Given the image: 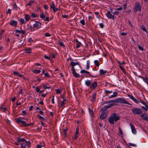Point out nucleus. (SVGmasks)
Segmentation results:
<instances>
[{"label":"nucleus","mask_w":148,"mask_h":148,"mask_svg":"<svg viewBox=\"0 0 148 148\" xmlns=\"http://www.w3.org/2000/svg\"><path fill=\"white\" fill-rule=\"evenodd\" d=\"M99 72L100 75L101 76L107 73V71L103 69H100L99 71Z\"/></svg>","instance_id":"22"},{"label":"nucleus","mask_w":148,"mask_h":148,"mask_svg":"<svg viewBox=\"0 0 148 148\" xmlns=\"http://www.w3.org/2000/svg\"><path fill=\"white\" fill-rule=\"evenodd\" d=\"M40 88L39 87H38V86H37L35 90L37 92L39 93V92H40Z\"/></svg>","instance_id":"47"},{"label":"nucleus","mask_w":148,"mask_h":148,"mask_svg":"<svg viewBox=\"0 0 148 148\" xmlns=\"http://www.w3.org/2000/svg\"><path fill=\"white\" fill-rule=\"evenodd\" d=\"M96 99V93H95L92 95V97L90 100L92 102H94L95 101Z\"/></svg>","instance_id":"24"},{"label":"nucleus","mask_w":148,"mask_h":148,"mask_svg":"<svg viewBox=\"0 0 148 148\" xmlns=\"http://www.w3.org/2000/svg\"><path fill=\"white\" fill-rule=\"evenodd\" d=\"M81 45H82V44L79 41L76 44V48H79Z\"/></svg>","instance_id":"31"},{"label":"nucleus","mask_w":148,"mask_h":148,"mask_svg":"<svg viewBox=\"0 0 148 148\" xmlns=\"http://www.w3.org/2000/svg\"><path fill=\"white\" fill-rule=\"evenodd\" d=\"M120 118L118 114L115 113H112L108 118V122L110 124H114L115 123L120 119Z\"/></svg>","instance_id":"1"},{"label":"nucleus","mask_w":148,"mask_h":148,"mask_svg":"<svg viewBox=\"0 0 148 148\" xmlns=\"http://www.w3.org/2000/svg\"><path fill=\"white\" fill-rule=\"evenodd\" d=\"M30 143L29 141H25L21 144V147L22 148H26V146L27 145L29 147V146L30 145Z\"/></svg>","instance_id":"9"},{"label":"nucleus","mask_w":148,"mask_h":148,"mask_svg":"<svg viewBox=\"0 0 148 148\" xmlns=\"http://www.w3.org/2000/svg\"><path fill=\"white\" fill-rule=\"evenodd\" d=\"M113 106L112 104H110L108 106H104L101 110L102 112H104L105 111L107 110L108 108H110Z\"/></svg>","instance_id":"16"},{"label":"nucleus","mask_w":148,"mask_h":148,"mask_svg":"<svg viewBox=\"0 0 148 148\" xmlns=\"http://www.w3.org/2000/svg\"><path fill=\"white\" fill-rule=\"evenodd\" d=\"M36 117L37 118H38L39 119L42 120L43 121L45 120V119L40 115H38Z\"/></svg>","instance_id":"33"},{"label":"nucleus","mask_w":148,"mask_h":148,"mask_svg":"<svg viewBox=\"0 0 148 148\" xmlns=\"http://www.w3.org/2000/svg\"><path fill=\"white\" fill-rule=\"evenodd\" d=\"M15 120L17 123H22V125L21 126V127H26L30 125L33 126L34 124V123L27 124L25 121H22L20 118H16Z\"/></svg>","instance_id":"3"},{"label":"nucleus","mask_w":148,"mask_h":148,"mask_svg":"<svg viewBox=\"0 0 148 148\" xmlns=\"http://www.w3.org/2000/svg\"><path fill=\"white\" fill-rule=\"evenodd\" d=\"M44 58L46 59L50 60V57L45 55L44 56Z\"/></svg>","instance_id":"56"},{"label":"nucleus","mask_w":148,"mask_h":148,"mask_svg":"<svg viewBox=\"0 0 148 148\" xmlns=\"http://www.w3.org/2000/svg\"><path fill=\"white\" fill-rule=\"evenodd\" d=\"M123 9L124 10H125L126 9V8H127V3H126L125 4H124L123 5Z\"/></svg>","instance_id":"59"},{"label":"nucleus","mask_w":148,"mask_h":148,"mask_svg":"<svg viewBox=\"0 0 148 148\" xmlns=\"http://www.w3.org/2000/svg\"><path fill=\"white\" fill-rule=\"evenodd\" d=\"M128 145H130L131 146H133V147H136V144L132 143H128Z\"/></svg>","instance_id":"45"},{"label":"nucleus","mask_w":148,"mask_h":148,"mask_svg":"<svg viewBox=\"0 0 148 148\" xmlns=\"http://www.w3.org/2000/svg\"><path fill=\"white\" fill-rule=\"evenodd\" d=\"M40 18H42V19H44L45 18V15L43 14V13H42L40 15Z\"/></svg>","instance_id":"50"},{"label":"nucleus","mask_w":148,"mask_h":148,"mask_svg":"<svg viewBox=\"0 0 148 148\" xmlns=\"http://www.w3.org/2000/svg\"><path fill=\"white\" fill-rule=\"evenodd\" d=\"M80 73H85L86 75H89V76H86V77H90V76H92L93 77H94L92 75L90 74V73L88 71H86L84 70H82L80 71Z\"/></svg>","instance_id":"12"},{"label":"nucleus","mask_w":148,"mask_h":148,"mask_svg":"<svg viewBox=\"0 0 148 148\" xmlns=\"http://www.w3.org/2000/svg\"><path fill=\"white\" fill-rule=\"evenodd\" d=\"M138 48L140 50H141L142 51H143L144 50V49L143 48L141 47V46L140 45H138Z\"/></svg>","instance_id":"55"},{"label":"nucleus","mask_w":148,"mask_h":148,"mask_svg":"<svg viewBox=\"0 0 148 148\" xmlns=\"http://www.w3.org/2000/svg\"><path fill=\"white\" fill-rule=\"evenodd\" d=\"M20 21L21 24H23L24 23H25L24 20L23 18H20Z\"/></svg>","instance_id":"34"},{"label":"nucleus","mask_w":148,"mask_h":148,"mask_svg":"<svg viewBox=\"0 0 148 148\" xmlns=\"http://www.w3.org/2000/svg\"><path fill=\"white\" fill-rule=\"evenodd\" d=\"M132 113L134 114L140 115L143 112V110L139 108H135L131 109Z\"/></svg>","instance_id":"6"},{"label":"nucleus","mask_w":148,"mask_h":148,"mask_svg":"<svg viewBox=\"0 0 148 148\" xmlns=\"http://www.w3.org/2000/svg\"><path fill=\"white\" fill-rule=\"evenodd\" d=\"M94 63L95 66L99 67V61L98 60H95L94 61Z\"/></svg>","instance_id":"28"},{"label":"nucleus","mask_w":148,"mask_h":148,"mask_svg":"<svg viewBox=\"0 0 148 148\" xmlns=\"http://www.w3.org/2000/svg\"><path fill=\"white\" fill-rule=\"evenodd\" d=\"M28 41L29 42H33V40L31 38H30L28 39Z\"/></svg>","instance_id":"57"},{"label":"nucleus","mask_w":148,"mask_h":148,"mask_svg":"<svg viewBox=\"0 0 148 148\" xmlns=\"http://www.w3.org/2000/svg\"><path fill=\"white\" fill-rule=\"evenodd\" d=\"M41 115H43V112L41 110H39L38 111H37Z\"/></svg>","instance_id":"62"},{"label":"nucleus","mask_w":148,"mask_h":148,"mask_svg":"<svg viewBox=\"0 0 148 148\" xmlns=\"http://www.w3.org/2000/svg\"><path fill=\"white\" fill-rule=\"evenodd\" d=\"M32 71L33 73L36 74H39L41 72V71L40 70L37 69L33 70Z\"/></svg>","instance_id":"30"},{"label":"nucleus","mask_w":148,"mask_h":148,"mask_svg":"<svg viewBox=\"0 0 148 148\" xmlns=\"http://www.w3.org/2000/svg\"><path fill=\"white\" fill-rule=\"evenodd\" d=\"M68 130V128L67 127H66L64 129H63V131L64 132H66Z\"/></svg>","instance_id":"61"},{"label":"nucleus","mask_w":148,"mask_h":148,"mask_svg":"<svg viewBox=\"0 0 148 148\" xmlns=\"http://www.w3.org/2000/svg\"><path fill=\"white\" fill-rule=\"evenodd\" d=\"M106 15L108 19H112L113 21L114 20V15H112L110 11L107 12L106 14Z\"/></svg>","instance_id":"10"},{"label":"nucleus","mask_w":148,"mask_h":148,"mask_svg":"<svg viewBox=\"0 0 148 148\" xmlns=\"http://www.w3.org/2000/svg\"><path fill=\"white\" fill-rule=\"evenodd\" d=\"M62 98L63 99L62 100L61 102V108L62 109L64 108L65 107V102L66 101V99L65 97H62Z\"/></svg>","instance_id":"15"},{"label":"nucleus","mask_w":148,"mask_h":148,"mask_svg":"<svg viewBox=\"0 0 148 148\" xmlns=\"http://www.w3.org/2000/svg\"><path fill=\"white\" fill-rule=\"evenodd\" d=\"M113 95H111L109 96V98L114 97L118 96V93L116 92H113Z\"/></svg>","instance_id":"23"},{"label":"nucleus","mask_w":148,"mask_h":148,"mask_svg":"<svg viewBox=\"0 0 148 148\" xmlns=\"http://www.w3.org/2000/svg\"><path fill=\"white\" fill-rule=\"evenodd\" d=\"M50 7L53 10L54 9L55 7V5L53 3H52L50 5Z\"/></svg>","instance_id":"39"},{"label":"nucleus","mask_w":148,"mask_h":148,"mask_svg":"<svg viewBox=\"0 0 148 148\" xmlns=\"http://www.w3.org/2000/svg\"><path fill=\"white\" fill-rule=\"evenodd\" d=\"M25 51L26 53H32V49L30 48H26Z\"/></svg>","instance_id":"26"},{"label":"nucleus","mask_w":148,"mask_h":148,"mask_svg":"<svg viewBox=\"0 0 148 148\" xmlns=\"http://www.w3.org/2000/svg\"><path fill=\"white\" fill-rule=\"evenodd\" d=\"M140 117L143 120L148 122V115L147 113H142L140 115Z\"/></svg>","instance_id":"8"},{"label":"nucleus","mask_w":148,"mask_h":148,"mask_svg":"<svg viewBox=\"0 0 148 148\" xmlns=\"http://www.w3.org/2000/svg\"><path fill=\"white\" fill-rule=\"evenodd\" d=\"M127 96L128 97H129L130 99H131L133 101H134L135 103H138L140 102H141L143 104H144L145 106L146 107V106H147V105L146 104V103L145 102L143 101L142 100L140 99V101L139 100H137L133 96L128 95Z\"/></svg>","instance_id":"5"},{"label":"nucleus","mask_w":148,"mask_h":148,"mask_svg":"<svg viewBox=\"0 0 148 148\" xmlns=\"http://www.w3.org/2000/svg\"><path fill=\"white\" fill-rule=\"evenodd\" d=\"M92 82V80H87L85 82V84L88 87H90Z\"/></svg>","instance_id":"20"},{"label":"nucleus","mask_w":148,"mask_h":148,"mask_svg":"<svg viewBox=\"0 0 148 148\" xmlns=\"http://www.w3.org/2000/svg\"><path fill=\"white\" fill-rule=\"evenodd\" d=\"M17 140L18 142H22L23 143L26 140L25 139L23 138H21L20 137L17 138Z\"/></svg>","instance_id":"21"},{"label":"nucleus","mask_w":148,"mask_h":148,"mask_svg":"<svg viewBox=\"0 0 148 148\" xmlns=\"http://www.w3.org/2000/svg\"><path fill=\"white\" fill-rule=\"evenodd\" d=\"M104 92L106 94H107L108 93H111L112 92V90L109 91L108 90H104Z\"/></svg>","instance_id":"52"},{"label":"nucleus","mask_w":148,"mask_h":148,"mask_svg":"<svg viewBox=\"0 0 148 148\" xmlns=\"http://www.w3.org/2000/svg\"><path fill=\"white\" fill-rule=\"evenodd\" d=\"M127 34V32H122L121 34V35L125 36V35H126Z\"/></svg>","instance_id":"64"},{"label":"nucleus","mask_w":148,"mask_h":148,"mask_svg":"<svg viewBox=\"0 0 148 148\" xmlns=\"http://www.w3.org/2000/svg\"><path fill=\"white\" fill-rule=\"evenodd\" d=\"M90 68V64L89 61H87V64H86V69L87 70H88Z\"/></svg>","instance_id":"35"},{"label":"nucleus","mask_w":148,"mask_h":148,"mask_svg":"<svg viewBox=\"0 0 148 148\" xmlns=\"http://www.w3.org/2000/svg\"><path fill=\"white\" fill-rule=\"evenodd\" d=\"M114 101V100H110L108 101H105L104 104L109 103H112Z\"/></svg>","instance_id":"44"},{"label":"nucleus","mask_w":148,"mask_h":148,"mask_svg":"<svg viewBox=\"0 0 148 148\" xmlns=\"http://www.w3.org/2000/svg\"><path fill=\"white\" fill-rule=\"evenodd\" d=\"M54 100V97L53 96V98H52V99L51 100V102L53 104H54L55 103Z\"/></svg>","instance_id":"63"},{"label":"nucleus","mask_w":148,"mask_h":148,"mask_svg":"<svg viewBox=\"0 0 148 148\" xmlns=\"http://www.w3.org/2000/svg\"><path fill=\"white\" fill-rule=\"evenodd\" d=\"M13 8L14 10H17V6L16 3H14L13 4Z\"/></svg>","instance_id":"43"},{"label":"nucleus","mask_w":148,"mask_h":148,"mask_svg":"<svg viewBox=\"0 0 148 148\" xmlns=\"http://www.w3.org/2000/svg\"><path fill=\"white\" fill-rule=\"evenodd\" d=\"M110 10L113 13V15H114V16L115 14H119V12L117 11H114V12H112V10L111 9H110Z\"/></svg>","instance_id":"49"},{"label":"nucleus","mask_w":148,"mask_h":148,"mask_svg":"<svg viewBox=\"0 0 148 148\" xmlns=\"http://www.w3.org/2000/svg\"><path fill=\"white\" fill-rule=\"evenodd\" d=\"M29 29L31 32H32L35 30L34 28L32 27L31 25L29 26Z\"/></svg>","instance_id":"42"},{"label":"nucleus","mask_w":148,"mask_h":148,"mask_svg":"<svg viewBox=\"0 0 148 148\" xmlns=\"http://www.w3.org/2000/svg\"><path fill=\"white\" fill-rule=\"evenodd\" d=\"M141 10V6L139 3L138 2L134 5V11L135 12L138 11H140Z\"/></svg>","instance_id":"7"},{"label":"nucleus","mask_w":148,"mask_h":148,"mask_svg":"<svg viewBox=\"0 0 148 148\" xmlns=\"http://www.w3.org/2000/svg\"><path fill=\"white\" fill-rule=\"evenodd\" d=\"M130 125L131 128L132 132L134 134H135L136 132V131L135 128V127L132 124L130 123Z\"/></svg>","instance_id":"18"},{"label":"nucleus","mask_w":148,"mask_h":148,"mask_svg":"<svg viewBox=\"0 0 148 148\" xmlns=\"http://www.w3.org/2000/svg\"><path fill=\"white\" fill-rule=\"evenodd\" d=\"M114 102L115 103H120L126 104L131 105L132 104L129 103L123 98H119L114 100Z\"/></svg>","instance_id":"4"},{"label":"nucleus","mask_w":148,"mask_h":148,"mask_svg":"<svg viewBox=\"0 0 148 148\" xmlns=\"http://www.w3.org/2000/svg\"><path fill=\"white\" fill-rule=\"evenodd\" d=\"M44 74L45 75V77H51L48 73L47 71H46V72L44 73Z\"/></svg>","instance_id":"40"},{"label":"nucleus","mask_w":148,"mask_h":148,"mask_svg":"<svg viewBox=\"0 0 148 148\" xmlns=\"http://www.w3.org/2000/svg\"><path fill=\"white\" fill-rule=\"evenodd\" d=\"M45 145L44 143H41L40 144H38L37 145V148H41L43 147H44Z\"/></svg>","instance_id":"29"},{"label":"nucleus","mask_w":148,"mask_h":148,"mask_svg":"<svg viewBox=\"0 0 148 148\" xmlns=\"http://www.w3.org/2000/svg\"><path fill=\"white\" fill-rule=\"evenodd\" d=\"M61 92V90L59 89H58L56 90V94H60Z\"/></svg>","instance_id":"51"},{"label":"nucleus","mask_w":148,"mask_h":148,"mask_svg":"<svg viewBox=\"0 0 148 148\" xmlns=\"http://www.w3.org/2000/svg\"><path fill=\"white\" fill-rule=\"evenodd\" d=\"M17 21L14 20H12L9 23V24L10 25L15 27L17 26Z\"/></svg>","instance_id":"13"},{"label":"nucleus","mask_w":148,"mask_h":148,"mask_svg":"<svg viewBox=\"0 0 148 148\" xmlns=\"http://www.w3.org/2000/svg\"><path fill=\"white\" fill-rule=\"evenodd\" d=\"M107 116V115L105 112H102L100 116V119L101 120H102L106 117Z\"/></svg>","instance_id":"19"},{"label":"nucleus","mask_w":148,"mask_h":148,"mask_svg":"<svg viewBox=\"0 0 148 148\" xmlns=\"http://www.w3.org/2000/svg\"><path fill=\"white\" fill-rule=\"evenodd\" d=\"M118 63L119 64V65H121L123 64H125V62L123 61L122 62H121L120 61H118Z\"/></svg>","instance_id":"53"},{"label":"nucleus","mask_w":148,"mask_h":148,"mask_svg":"<svg viewBox=\"0 0 148 148\" xmlns=\"http://www.w3.org/2000/svg\"><path fill=\"white\" fill-rule=\"evenodd\" d=\"M70 65L72 67L71 69L72 71V73L73 76L76 78L80 77V76L79 74L76 72L75 69L74 67V66L77 65H78L79 67H81L79 63L78 62H75L72 61L70 62Z\"/></svg>","instance_id":"2"},{"label":"nucleus","mask_w":148,"mask_h":148,"mask_svg":"<svg viewBox=\"0 0 148 148\" xmlns=\"http://www.w3.org/2000/svg\"><path fill=\"white\" fill-rule=\"evenodd\" d=\"M89 111V112L90 114L92 117H94V113L92 110L90 108H88Z\"/></svg>","instance_id":"27"},{"label":"nucleus","mask_w":148,"mask_h":148,"mask_svg":"<svg viewBox=\"0 0 148 148\" xmlns=\"http://www.w3.org/2000/svg\"><path fill=\"white\" fill-rule=\"evenodd\" d=\"M34 2V1H30L26 5V6H27V5L31 6L32 5V4Z\"/></svg>","instance_id":"32"},{"label":"nucleus","mask_w":148,"mask_h":148,"mask_svg":"<svg viewBox=\"0 0 148 148\" xmlns=\"http://www.w3.org/2000/svg\"><path fill=\"white\" fill-rule=\"evenodd\" d=\"M119 132L120 133L121 135H123V133L122 130L120 127L119 128Z\"/></svg>","instance_id":"60"},{"label":"nucleus","mask_w":148,"mask_h":148,"mask_svg":"<svg viewBox=\"0 0 148 148\" xmlns=\"http://www.w3.org/2000/svg\"><path fill=\"white\" fill-rule=\"evenodd\" d=\"M80 23L82 25H84L85 24V21L84 19H82L80 21Z\"/></svg>","instance_id":"41"},{"label":"nucleus","mask_w":148,"mask_h":148,"mask_svg":"<svg viewBox=\"0 0 148 148\" xmlns=\"http://www.w3.org/2000/svg\"><path fill=\"white\" fill-rule=\"evenodd\" d=\"M79 128L78 127H77L76 128V132H75V134L78 135L79 134Z\"/></svg>","instance_id":"48"},{"label":"nucleus","mask_w":148,"mask_h":148,"mask_svg":"<svg viewBox=\"0 0 148 148\" xmlns=\"http://www.w3.org/2000/svg\"><path fill=\"white\" fill-rule=\"evenodd\" d=\"M30 16L28 14H25V19L26 21H29L30 19Z\"/></svg>","instance_id":"25"},{"label":"nucleus","mask_w":148,"mask_h":148,"mask_svg":"<svg viewBox=\"0 0 148 148\" xmlns=\"http://www.w3.org/2000/svg\"><path fill=\"white\" fill-rule=\"evenodd\" d=\"M44 35L46 37H49L51 36V34L48 33H46L44 34Z\"/></svg>","instance_id":"54"},{"label":"nucleus","mask_w":148,"mask_h":148,"mask_svg":"<svg viewBox=\"0 0 148 148\" xmlns=\"http://www.w3.org/2000/svg\"><path fill=\"white\" fill-rule=\"evenodd\" d=\"M141 29L143 30L146 32H147L146 29L144 25H142L141 27Z\"/></svg>","instance_id":"37"},{"label":"nucleus","mask_w":148,"mask_h":148,"mask_svg":"<svg viewBox=\"0 0 148 148\" xmlns=\"http://www.w3.org/2000/svg\"><path fill=\"white\" fill-rule=\"evenodd\" d=\"M97 82L96 81L94 82L92 84H91L90 88L92 89H95L97 87Z\"/></svg>","instance_id":"17"},{"label":"nucleus","mask_w":148,"mask_h":148,"mask_svg":"<svg viewBox=\"0 0 148 148\" xmlns=\"http://www.w3.org/2000/svg\"><path fill=\"white\" fill-rule=\"evenodd\" d=\"M142 108L145 110L146 111H148V106H146V107H145L144 106H142Z\"/></svg>","instance_id":"46"},{"label":"nucleus","mask_w":148,"mask_h":148,"mask_svg":"<svg viewBox=\"0 0 148 148\" xmlns=\"http://www.w3.org/2000/svg\"><path fill=\"white\" fill-rule=\"evenodd\" d=\"M13 74L14 75H17L18 77H21L24 79H26V78L23 75L16 71H14L13 72Z\"/></svg>","instance_id":"14"},{"label":"nucleus","mask_w":148,"mask_h":148,"mask_svg":"<svg viewBox=\"0 0 148 148\" xmlns=\"http://www.w3.org/2000/svg\"><path fill=\"white\" fill-rule=\"evenodd\" d=\"M42 86H43V88L45 89H49L51 88V87L47 86L46 85H45V84H42Z\"/></svg>","instance_id":"36"},{"label":"nucleus","mask_w":148,"mask_h":148,"mask_svg":"<svg viewBox=\"0 0 148 148\" xmlns=\"http://www.w3.org/2000/svg\"><path fill=\"white\" fill-rule=\"evenodd\" d=\"M144 81L148 85V79L146 77V78L144 79Z\"/></svg>","instance_id":"58"},{"label":"nucleus","mask_w":148,"mask_h":148,"mask_svg":"<svg viewBox=\"0 0 148 148\" xmlns=\"http://www.w3.org/2000/svg\"><path fill=\"white\" fill-rule=\"evenodd\" d=\"M41 23L38 21H35V23L33 25V27L36 29L40 28L41 27Z\"/></svg>","instance_id":"11"},{"label":"nucleus","mask_w":148,"mask_h":148,"mask_svg":"<svg viewBox=\"0 0 148 148\" xmlns=\"http://www.w3.org/2000/svg\"><path fill=\"white\" fill-rule=\"evenodd\" d=\"M33 18H36L38 16L36 14L34 13H32L31 14Z\"/></svg>","instance_id":"38"}]
</instances>
